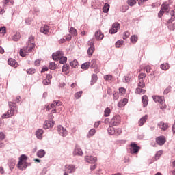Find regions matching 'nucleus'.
<instances>
[{
	"label": "nucleus",
	"mask_w": 175,
	"mask_h": 175,
	"mask_svg": "<svg viewBox=\"0 0 175 175\" xmlns=\"http://www.w3.org/2000/svg\"><path fill=\"white\" fill-rule=\"evenodd\" d=\"M33 40V36H30L29 38V44H32V45L30 46H26L23 49H21L19 52L21 57H25V55H27L25 53H31V51H32L33 49H35V44L32 43Z\"/></svg>",
	"instance_id": "obj_1"
},
{
	"label": "nucleus",
	"mask_w": 175,
	"mask_h": 175,
	"mask_svg": "<svg viewBox=\"0 0 175 175\" xmlns=\"http://www.w3.org/2000/svg\"><path fill=\"white\" fill-rule=\"evenodd\" d=\"M10 110L8 111V114L10 117H13L14 116V113H17V105L14 102H8Z\"/></svg>",
	"instance_id": "obj_2"
},
{
	"label": "nucleus",
	"mask_w": 175,
	"mask_h": 175,
	"mask_svg": "<svg viewBox=\"0 0 175 175\" xmlns=\"http://www.w3.org/2000/svg\"><path fill=\"white\" fill-rule=\"evenodd\" d=\"M120 124H121V117L118 116H113L109 122L111 126H118Z\"/></svg>",
	"instance_id": "obj_3"
},
{
	"label": "nucleus",
	"mask_w": 175,
	"mask_h": 175,
	"mask_svg": "<svg viewBox=\"0 0 175 175\" xmlns=\"http://www.w3.org/2000/svg\"><path fill=\"white\" fill-rule=\"evenodd\" d=\"M130 154H138L140 150V146H137V144L133 142L130 145Z\"/></svg>",
	"instance_id": "obj_4"
},
{
	"label": "nucleus",
	"mask_w": 175,
	"mask_h": 175,
	"mask_svg": "<svg viewBox=\"0 0 175 175\" xmlns=\"http://www.w3.org/2000/svg\"><path fill=\"white\" fill-rule=\"evenodd\" d=\"M57 132L59 135L60 136H63V137L68 135V131H66V129L64 128V126L61 125L57 126Z\"/></svg>",
	"instance_id": "obj_5"
},
{
	"label": "nucleus",
	"mask_w": 175,
	"mask_h": 175,
	"mask_svg": "<svg viewBox=\"0 0 175 175\" xmlns=\"http://www.w3.org/2000/svg\"><path fill=\"white\" fill-rule=\"evenodd\" d=\"M64 56V52L62 51H57L56 53L52 54V58L54 61H58L59 58Z\"/></svg>",
	"instance_id": "obj_6"
},
{
	"label": "nucleus",
	"mask_w": 175,
	"mask_h": 175,
	"mask_svg": "<svg viewBox=\"0 0 175 175\" xmlns=\"http://www.w3.org/2000/svg\"><path fill=\"white\" fill-rule=\"evenodd\" d=\"M120 23H116L112 25L111 29L109 30V33L111 35H113L114 33H116L117 31L120 29Z\"/></svg>",
	"instance_id": "obj_7"
},
{
	"label": "nucleus",
	"mask_w": 175,
	"mask_h": 175,
	"mask_svg": "<svg viewBox=\"0 0 175 175\" xmlns=\"http://www.w3.org/2000/svg\"><path fill=\"white\" fill-rule=\"evenodd\" d=\"M156 143H157L159 146H163V144L166 143V138L163 135L159 136L156 137Z\"/></svg>",
	"instance_id": "obj_8"
},
{
	"label": "nucleus",
	"mask_w": 175,
	"mask_h": 175,
	"mask_svg": "<svg viewBox=\"0 0 175 175\" xmlns=\"http://www.w3.org/2000/svg\"><path fill=\"white\" fill-rule=\"evenodd\" d=\"M55 123V122L48 120H46L44 123V129H49V128H53V126H54V124Z\"/></svg>",
	"instance_id": "obj_9"
},
{
	"label": "nucleus",
	"mask_w": 175,
	"mask_h": 175,
	"mask_svg": "<svg viewBox=\"0 0 175 175\" xmlns=\"http://www.w3.org/2000/svg\"><path fill=\"white\" fill-rule=\"evenodd\" d=\"M85 159L88 163H95L98 161V158L94 156H85Z\"/></svg>",
	"instance_id": "obj_10"
},
{
	"label": "nucleus",
	"mask_w": 175,
	"mask_h": 175,
	"mask_svg": "<svg viewBox=\"0 0 175 175\" xmlns=\"http://www.w3.org/2000/svg\"><path fill=\"white\" fill-rule=\"evenodd\" d=\"M76 172V165H69L66 167V173H75Z\"/></svg>",
	"instance_id": "obj_11"
},
{
	"label": "nucleus",
	"mask_w": 175,
	"mask_h": 175,
	"mask_svg": "<svg viewBox=\"0 0 175 175\" xmlns=\"http://www.w3.org/2000/svg\"><path fill=\"white\" fill-rule=\"evenodd\" d=\"M17 167L18 169H19L20 170H25V169H27V167H28V163L27 162H18L17 164Z\"/></svg>",
	"instance_id": "obj_12"
},
{
	"label": "nucleus",
	"mask_w": 175,
	"mask_h": 175,
	"mask_svg": "<svg viewBox=\"0 0 175 175\" xmlns=\"http://www.w3.org/2000/svg\"><path fill=\"white\" fill-rule=\"evenodd\" d=\"M73 154L81 157V155H83V150H81V148H80V147L77 146H75V148L73 151Z\"/></svg>",
	"instance_id": "obj_13"
},
{
	"label": "nucleus",
	"mask_w": 175,
	"mask_h": 175,
	"mask_svg": "<svg viewBox=\"0 0 175 175\" xmlns=\"http://www.w3.org/2000/svg\"><path fill=\"white\" fill-rule=\"evenodd\" d=\"M94 36L96 40H102V39H103V38L105 37V35L102 33V31H100V30H98L97 31H96Z\"/></svg>",
	"instance_id": "obj_14"
},
{
	"label": "nucleus",
	"mask_w": 175,
	"mask_h": 175,
	"mask_svg": "<svg viewBox=\"0 0 175 175\" xmlns=\"http://www.w3.org/2000/svg\"><path fill=\"white\" fill-rule=\"evenodd\" d=\"M50 31V27L45 25H44V27H42L40 28V32H41V33H44V35H47V33H49Z\"/></svg>",
	"instance_id": "obj_15"
},
{
	"label": "nucleus",
	"mask_w": 175,
	"mask_h": 175,
	"mask_svg": "<svg viewBox=\"0 0 175 175\" xmlns=\"http://www.w3.org/2000/svg\"><path fill=\"white\" fill-rule=\"evenodd\" d=\"M153 100L154 102H157L158 103H162V102H165V97L159 96H153Z\"/></svg>",
	"instance_id": "obj_16"
},
{
	"label": "nucleus",
	"mask_w": 175,
	"mask_h": 175,
	"mask_svg": "<svg viewBox=\"0 0 175 175\" xmlns=\"http://www.w3.org/2000/svg\"><path fill=\"white\" fill-rule=\"evenodd\" d=\"M36 136L37 139L42 140V139L43 137H42L43 136V129H37V131H36Z\"/></svg>",
	"instance_id": "obj_17"
},
{
	"label": "nucleus",
	"mask_w": 175,
	"mask_h": 175,
	"mask_svg": "<svg viewBox=\"0 0 175 175\" xmlns=\"http://www.w3.org/2000/svg\"><path fill=\"white\" fill-rule=\"evenodd\" d=\"M159 128H161V129H162V131H166V129H167V128H169V126L167 124L164 123L163 122H160L158 124Z\"/></svg>",
	"instance_id": "obj_18"
},
{
	"label": "nucleus",
	"mask_w": 175,
	"mask_h": 175,
	"mask_svg": "<svg viewBox=\"0 0 175 175\" xmlns=\"http://www.w3.org/2000/svg\"><path fill=\"white\" fill-rule=\"evenodd\" d=\"M62 105V103L59 100H54L51 104V107L52 109H56L57 106H61Z\"/></svg>",
	"instance_id": "obj_19"
},
{
	"label": "nucleus",
	"mask_w": 175,
	"mask_h": 175,
	"mask_svg": "<svg viewBox=\"0 0 175 175\" xmlns=\"http://www.w3.org/2000/svg\"><path fill=\"white\" fill-rule=\"evenodd\" d=\"M147 118H148V116L145 115L144 117H142L139 120V126H143V125H144V123L147 121Z\"/></svg>",
	"instance_id": "obj_20"
},
{
	"label": "nucleus",
	"mask_w": 175,
	"mask_h": 175,
	"mask_svg": "<svg viewBox=\"0 0 175 175\" xmlns=\"http://www.w3.org/2000/svg\"><path fill=\"white\" fill-rule=\"evenodd\" d=\"M142 103L144 107H147V105H148V97L146 95H144L142 98Z\"/></svg>",
	"instance_id": "obj_21"
},
{
	"label": "nucleus",
	"mask_w": 175,
	"mask_h": 175,
	"mask_svg": "<svg viewBox=\"0 0 175 175\" xmlns=\"http://www.w3.org/2000/svg\"><path fill=\"white\" fill-rule=\"evenodd\" d=\"M8 64L10 65V66H14L16 68L18 66V64H17V62L15 59H10L8 60Z\"/></svg>",
	"instance_id": "obj_22"
},
{
	"label": "nucleus",
	"mask_w": 175,
	"mask_h": 175,
	"mask_svg": "<svg viewBox=\"0 0 175 175\" xmlns=\"http://www.w3.org/2000/svg\"><path fill=\"white\" fill-rule=\"evenodd\" d=\"M45 155L46 151H44V150L43 149H40L37 152V157H38V158H43V157H44Z\"/></svg>",
	"instance_id": "obj_23"
},
{
	"label": "nucleus",
	"mask_w": 175,
	"mask_h": 175,
	"mask_svg": "<svg viewBox=\"0 0 175 175\" xmlns=\"http://www.w3.org/2000/svg\"><path fill=\"white\" fill-rule=\"evenodd\" d=\"M113 126H111L109 124V126L107 129V132H108L109 135H114L116 133V129Z\"/></svg>",
	"instance_id": "obj_24"
},
{
	"label": "nucleus",
	"mask_w": 175,
	"mask_h": 175,
	"mask_svg": "<svg viewBox=\"0 0 175 175\" xmlns=\"http://www.w3.org/2000/svg\"><path fill=\"white\" fill-rule=\"evenodd\" d=\"M62 70L64 73H65V75H68L69 73V65H63Z\"/></svg>",
	"instance_id": "obj_25"
},
{
	"label": "nucleus",
	"mask_w": 175,
	"mask_h": 175,
	"mask_svg": "<svg viewBox=\"0 0 175 175\" xmlns=\"http://www.w3.org/2000/svg\"><path fill=\"white\" fill-rule=\"evenodd\" d=\"M126 103H128V99L124 98L123 100H121L118 103V107H124V106H125V105H126Z\"/></svg>",
	"instance_id": "obj_26"
},
{
	"label": "nucleus",
	"mask_w": 175,
	"mask_h": 175,
	"mask_svg": "<svg viewBox=\"0 0 175 175\" xmlns=\"http://www.w3.org/2000/svg\"><path fill=\"white\" fill-rule=\"evenodd\" d=\"M160 68L162 70H168L170 68V65H169V63H164L160 66Z\"/></svg>",
	"instance_id": "obj_27"
},
{
	"label": "nucleus",
	"mask_w": 175,
	"mask_h": 175,
	"mask_svg": "<svg viewBox=\"0 0 175 175\" xmlns=\"http://www.w3.org/2000/svg\"><path fill=\"white\" fill-rule=\"evenodd\" d=\"M90 65H91V62H87L85 63H83L81 65V69H84V70H87V69H88L90 68Z\"/></svg>",
	"instance_id": "obj_28"
},
{
	"label": "nucleus",
	"mask_w": 175,
	"mask_h": 175,
	"mask_svg": "<svg viewBox=\"0 0 175 175\" xmlns=\"http://www.w3.org/2000/svg\"><path fill=\"white\" fill-rule=\"evenodd\" d=\"M28 160V157H27L25 154H22L19 157V163H21V162H27Z\"/></svg>",
	"instance_id": "obj_29"
},
{
	"label": "nucleus",
	"mask_w": 175,
	"mask_h": 175,
	"mask_svg": "<svg viewBox=\"0 0 175 175\" xmlns=\"http://www.w3.org/2000/svg\"><path fill=\"white\" fill-rule=\"evenodd\" d=\"M171 18L168 20V23H173L175 20V10L170 12Z\"/></svg>",
	"instance_id": "obj_30"
},
{
	"label": "nucleus",
	"mask_w": 175,
	"mask_h": 175,
	"mask_svg": "<svg viewBox=\"0 0 175 175\" xmlns=\"http://www.w3.org/2000/svg\"><path fill=\"white\" fill-rule=\"evenodd\" d=\"M21 38V36H20V33H16L13 36H12V40L14 42H17L18 40Z\"/></svg>",
	"instance_id": "obj_31"
},
{
	"label": "nucleus",
	"mask_w": 175,
	"mask_h": 175,
	"mask_svg": "<svg viewBox=\"0 0 175 175\" xmlns=\"http://www.w3.org/2000/svg\"><path fill=\"white\" fill-rule=\"evenodd\" d=\"M109 9H110V5L109 3H105L103 8V13H107L109 12Z\"/></svg>",
	"instance_id": "obj_32"
},
{
	"label": "nucleus",
	"mask_w": 175,
	"mask_h": 175,
	"mask_svg": "<svg viewBox=\"0 0 175 175\" xmlns=\"http://www.w3.org/2000/svg\"><path fill=\"white\" fill-rule=\"evenodd\" d=\"M110 113H111V110L110 109V107L105 108L104 111L105 117H109L110 116Z\"/></svg>",
	"instance_id": "obj_33"
},
{
	"label": "nucleus",
	"mask_w": 175,
	"mask_h": 175,
	"mask_svg": "<svg viewBox=\"0 0 175 175\" xmlns=\"http://www.w3.org/2000/svg\"><path fill=\"white\" fill-rule=\"evenodd\" d=\"M69 32L73 36H77V30H76V29L74 27H70Z\"/></svg>",
	"instance_id": "obj_34"
},
{
	"label": "nucleus",
	"mask_w": 175,
	"mask_h": 175,
	"mask_svg": "<svg viewBox=\"0 0 175 175\" xmlns=\"http://www.w3.org/2000/svg\"><path fill=\"white\" fill-rule=\"evenodd\" d=\"M98 80V77L96 74L92 75L91 85H93L94 83Z\"/></svg>",
	"instance_id": "obj_35"
},
{
	"label": "nucleus",
	"mask_w": 175,
	"mask_h": 175,
	"mask_svg": "<svg viewBox=\"0 0 175 175\" xmlns=\"http://www.w3.org/2000/svg\"><path fill=\"white\" fill-rule=\"evenodd\" d=\"M121 133H122V129L121 128L115 129L114 135H116V136H120Z\"/></svg>",
	"instance_id": "obj_36"
},
{
	"label": "nucleus",
	"mask_w": 175,
	"mask_h": 175,
	"mask_svg": "<svg viewBox=\"0 0 175 175\" xmlns=\"http://www.w3.org/2000/svg\"><path fill=\"white\" fill-rule=\"evenodd\" d=\"M161 10H163L164 12H166L167 10H169V5L167 3H163L161 6Z\"/></svg>",
	"instance_id": "obj_37"
},
{
	"label": "nucleus",
	"mask_w": 175,
	"mask_h": 175,
	"mask_svg": "<svg viewBox=\"0 0 175 175\" xmlns=\"http://www.w3.org/2000/svg\"><path fill=\"white\" fill-rule=\"evenodd\" d=\"M95 133H96V130H95V129H90L88 135V137H91V136H94Z\"/></svg>",
	"instance_id": "obj_38"
},
{
	"label": "nucleus",
	"mask_w": 175,
	"mask_h": 175,
	"mask_svg": "<svg viewBox=\"0 0 175 175\" xmlns=\"http://www.w3.org/2000/svg\"><path fill=\"white\" fill-rule=\"evenodd\" d=\"M94 51H95V48H94V46L89 47V49L88 50V55H90V56L92 55V54H94Z\"/></svg>",
	"instance_id": "obj_39"
},
{
	"label": "nucleus",
	"mask_w": 175,
	"mask_h": 175,
	"mask_svg": "<svg viewBox=\"0 0 175 175\" xmlns=\"http://www.w3.org/2000/svg\"><path fill=\"white\" fill-rule=\"evenodd\" d=\"M90 68L92 69H94V68H96V59H94L90 62Z\"/></svg>",
	"instance_id": "obj_40"
},
{
	"label": "nucleus",
	"mask_w": 175,
	"mask_h": 175,
	"mask_svg": "<svg viewBox=\"0 0 175 175\" xmlns=\"http://www.w3.org/2000/svg\"><path fill=\"white\" fill-rule=\"evenodd\" d=\"M36 72V70L35 68H31L27 70V75H33Z\"/></svg>",
	"instance_id": "obj_41"
},
{
	"label": "nucleus",
	"mask_w": 175,
	"mask_h": 175,
	"mask_svg": "<svg viewBox=\"0 0 175 175\" xmlns=\"http://www.w3.org/2000/svg\"><path fill=\"white\" fill-rule=\"evenodd\" d=\"M70 66H72V68H76V66L79 65V62H77V59H74L72 62L70 63Z\"/></svg>",
	"instance_id": "obj_42"
},
{
	"label": "nucleus",
	"mask_w": 175,
	"mask_h": 175,
	"mask_svg": "<svg viewBox=\"0 0 175 175\" xmlns=\"http://www.w3.org/2000/svg\"><path fill=\"white\" fill-rule=\"evenodd\" d=\"M68 61V58L66 57H62L59 59V64H65Z\"/></svg>",
	"instance_id": "obj_43"
},
{
	"label": "nucleus",
	"mask_w": 175,
	"mask_h": 175,
	"mask_svg": "<svg viewBox=\"0 0 175 175\" xmlns=\"http://www.w3.org/2000/svg\"><path fill=\"white\" fill-rule=\"evenodd\" d=\"M124 44V40H120L116 42V47L120 48Z\"/></svg>",
	"instance_id": "obj_44"
},
{
	"label": "nucleus",
	"mask_w": 175,
	"mask_h": 175,
	"mask_svg": "<svg viewBox=\"0 0 175 175\" xmlns=\"http://www.w3.org/2000/svg\"><path fill=\"white\" fill-rule=\"evenodd\" d=\"M128 9H129V6H128V5H124L121 7L120 10L122 13H125Z\"/></svg>",
	"instance_id": "obj_45"
},
{
	"label": "nucleus",
	"mask_w": 175,
	"mask_h": 175,
	"mask_svg": "<svg viewBox=\"0 0 175 175\" xmlns=\"http://www.w3.org/2000/svg\"><path fill=\"white\" fill-rule=\"evenodd\" d=\"M167 23H168V24H169V25H167L168 29H170V31H174L175 25L173 24V23H169V21H167Z\"/></svg>",
	"instance_id": "obj_46"
},
{
	"label": "nucleus",
	"mask_w": 175,
	"mask_h": 175,
	"mask_svg": "<svg viewBox=\"0 0 175 175\" xmlns=\"http://www.w3.org/2000/svg\"><path fill=\"white\" fill-rule=\"evenodd\" d=\"M159 107L161 110H165L167 106L166 104L165 103V101H162L161 103H160Z\"/></svg>",
	"instance_id": "obj_47"
},
{
	"label": "nucleus",
	"mask_w": 175,
	"mask_h": 175,
	"mask_svg": "<svg viewBox=\"0 0 175 175\" xmlns=\"http://www.w3.org/2000/svg\"><path fill=\"white\" fill-rule=\"evenodd\" d=\"M127 3L129 6H134L136 5V0H128Z\"/></svg>",
	"instance_id": "obj_48"
},
{
	"label": "nucleus",
	"mask_w": 175,
	"mask_h": 175,
	"mask_svg": "<svg viewBox=\"0 0 175 175\" xmlns=\"http://www.w3.org/2000/svg\"><path fill=\"white\" fill-rule=\"evenodd\" d=\"M49 68L51 70H54L55 69V63L54 62L49 63Z\"/></svg>",
	"instance_id": "obj_49"
},
{
	"label": "nucleus",
	"mask_w": 175,
	"mask_h": 175,
	"mask_svg": "<svg viewBox=\"0 0 175 175\" xmlns=\"http://www.w3.org/2000/svg\"><path fill=\"white\" fill-rule=\"evenodd\" d=\"M81 95H83V91H79L75 94V97L76 99H79V98H81Z\"/></svg>",
	"instance_id": "obj_50"
},
{
	"label": "nucleus",
	"mask_w": 175,
	"mask_h": 175,
	"mask_svg": "<svg viewBox=\"0 0 175 175\" xmlns=\"http://www.w3.org/2000/svg\"><path fill=\"white\" fill-rule=\"evenodd\" d=\"M131 78L130 77L128 76H124L123 77V83H129L131 81Z\"/></svg>",
	"instance_id": "obj_51"
},
{
	"label": "nucleus",
	"mask_w": 175,
	"mask_h": 175,
	"mask_svg": "<svg viewBox=\"0 0 175 175\" xmlns=\"http://www.w3.org/2000/svg\"><path fill=\"white\" fill-rule=\"evenodd\" d=\"M138 87L139 88H144V87H146V83H144V81H139Z\"/></svg>",
	"instance_id": "obj_52"
},
{
	"label": "nucleus",
	"mask_w": 175,
	"mask_h": 175,
	"mask_svg": "<svg viewBox=\"0 0 175 175\" xmlns=\"http://www.w3.org/2000/svg\"><path fill=\"white\" fill-rule=\"evenodd\" d=\"M146 77V73L141 72L139 76L138 79L139 81H144L143 79Z\"/></svg>",
	"instance_id": "obj_53"
},
{
	"label": "nucleus",
	"mask_w": 175,
	"mask_h": 175,
	"mask_svg": "<svg viewBox=\"0 0 175 175\" xmlns=\"http://www.w3.org/2000/svg\"><path fill=\"white\" fill-rule=\"evenodd\" d=\"M170 91H172V86H168L164 90V92H163L164 95H167V94H169V92H170Z\"/></svg>",
	"instance_id": "obj_54"
},
{
	"label": "nucleus",
	"mask_w": 175,
	"mask_h": 175,
	"mask_svg": "<svg viewBox=\"0 0 175 175\" xmlns=\"http://www.w3.org/2000/svg\"><path fill=\"white\" fill-rule=\"evenodd\" d=\"M131 41L132 42V43H136L137 42V36H132L131 37Z\"/></svg>",
	"instance_id": "obj_55"
},
{
	"label": "nucleus",
	"mask_w": 175,
	"mask_h": 175,
	"mask_svg": "<svg viewBox=\"0 0 175 175\" xmlns=\"http://www.w3.org/2000/svg\"><path fill=\"white\" fill-rule=\"evenodd\" d=\"M0 33H3V35H5V33H6V27H0Z\"/></svg>",
	"instance_id": "obj_56"
},
{
	"label": "nucleus",
	"mask_w": 175,
	"mask_h": 175,
	"mask_svg": "<svg viewBox=\"0 0 175 175\" xmlns=\"http://www.w3.org/2000/svg\"><path fill=\"white\" fill-rule=\"evenodd\" d=\"M165 12H166L165 11H163V10L161 9V10L159 11V12L158 14L159 18H161Z\"/></svg>",
	"instance_id": "obj_57"
},
{
	"label": "nucleus",
	"mask_w": 175,
	"mask_h": 175,
	"mask_svg": "<svg viewBox=\"0 0 175 175\" xmlns=\"http://www.w3.org/2000/svg\"><path fill=\"white\" fill-rule=\"evenodd\" d=\"M104 79L107 81H109V80H111V79H113V77L111 75H107L104 77Z\"/></svg>",
	"instance_id": "obj_58"
},
{
	"label": "nucleus",
	"mask_w": 175,
	"mask_h": 175,
	"mask_svg": "<svg viewBox=\"0 0 175 175\" xmlns=\"http://www.w3.org/2000/svg\"><path fill=\"white\" fill-rule=\"evenodd\" d=\"M44 85H49L51 83V81L48 80V79H44L42 81Z\"/></svg>",
	"instance_id": "obj_59"
},
{
	"label": "nucleus",
	"mask_w": 175,
	"mask_h": 175,
	"mask_svg": "<svg viewBox=\"0 0 175 175\" xmlns=\"http://www.w3.org/2000/svg\"><path fill=\"white\" fill-rule=\"evenodd\" d=\"M21 99V97L17 96V97L16 98V99L13 100L12 102H13L14 103H15V105H16V103H20Z\"/></svg>",
	"instance_id": "obj_60"
},
{
	"label": "nucleus",
	"mask_w": 175,
	"mask_h": 175,
	"mask_svg": "<svg viewBox=\"0 0 175 175\" xmlns=\"http://www.w3.org/2000/svg\"><path fill=\"white\" fill-rule=\"evenodd\" d=\"M25 23L26 24H27V25H31V23H32V18H26Z\"/></svg>",
	"instance_id": "obj_61"
},
{
	"label": "nucleus",
	"mask_w": 175,
	"mask_h": 175,
	"mask_svg": "<svg viewBox=\"0 0 175 175\" xmlns=\"http://www.w3.org/2000/svg\"><path fill=\"white\" fill-rule=\"evenodd\" d=\"M129 31H126L125 33H124V35L123 36V39L125 40H126L127 38H129Z\"/></svg>",
	"instance_id": "obj_62"
},
{
	"label": "nucleus",
	"mask_w": 175,
	"mask_h": 175,
	"mask_svg": "<svg viewBox=\"0 0 175 175\" xmlns=\"http://www.w3.org/2000/svg\"><path fill=\"white\" fill-rule=\"evenodd\" d=\"M162 150L157 152V154H155V157L159 159L161 157V155H162Z\"/></svg>",
	"instance_id": "obj_63"
},
{
	"label": "nucleus",
	"mask_w": 175,
	"mask_h": 175,
	"mask_svg": "<svg viewBox=\"0 0 175 175\" xmlns=\"http://www.w3.org/2000/svg\"><path fill=\"white\" fill-rule=\"evenodd\" d=\"M9 117H11L10 115L8 113H4L2 115V118H9Z\"/></svg>",
	"instance_id": "obj_64"
}]
</instances>
